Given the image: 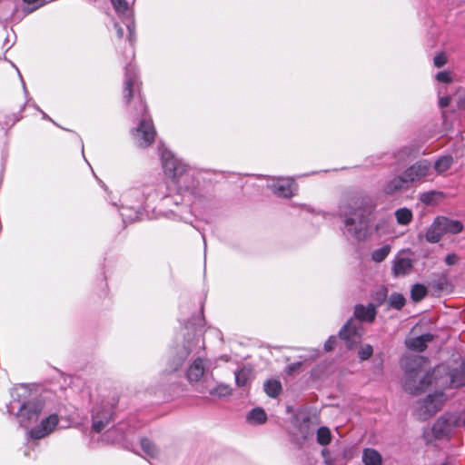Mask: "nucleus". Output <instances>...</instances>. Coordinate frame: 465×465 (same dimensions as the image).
<instances>
[{
  "label": "nucleus",
  "instance_id": "4468645a",
  "mask_svg": "<svg viewBox=\"0 0 465 465\" xmlns=\"http://www.w3.org/2000/svg\"><path fill=\"white\" fill-rule=\"evenodd\" d=\"M409 183V181L403 173L402 175L396 176L388 182L384 186V193L390 195L394 194L397 192L408 189Z\"/></svg>",
  "mask_w": 465,
  "mask_h": 465
},
{
  "label": "nucleus",
  "instance_id": "6ab92c4d",
  "mask_svg": "<svg viewBox=\"0 0 465 465\" xmlns=\"http://www.w3.org/2000/svg\"><path fill=\"white\" fill-rule=\"evenodd\" d=\"M444 233H459L463 230V224L457 220H451L446 217H439Z\"/></svg>",
  "mask_w": 465,
  "mask_h": 465
},
{
  "label": "nucleus",
  "instance_id": "5701e85b",
  "mask_svg": "<svg viewBox=\"0 0 465 465\" xmlns=\"http://www.w3.org/2000/svg\"><path fill=\"white\" fill-rule=\"evenodd\" d=\"M264 391L269 397L276 398L282 392V384L276 380H268L264 384Z\"/></svg>",
  "mask_w": 465,
  "mask_h": 465
},
{
  "label": "nucleus",
  "instance_id": "c85d7f7f",
  "mask_svg": "<svg viewBox=\"0 0 465 465\" xmlns=\"http://www.w3.org/2000/svg\"><path fill=\"white\" fill-rule=\"evenodd\" d=\"M406 300L401 293L394 292L389 297V304L391 307L401 310L405 305Z\"/></svg>",
  "mask_w": 465,
  "mask_h": 465
},
{
  "label": "nucleus",
  "instance_id": "ea45409f",
  "mask_svg": "<svg viewBox=\"0 0 465 465\" xmlns=\"http://www.w3.org/2000/svg\"><path fill=\"white\" fill-rule=\"evenodd\" d=\"M109 422V420L106 419L105 420H96V418L94 419V422H93V429L96 431V432H100L104 430V428L108 424Z\"/></svg>",
  "mask_w": 465,
  "mask_h": 465
},
{
  "label": "nucleus",
  "instance_id": "864d4df0",
  "mask_svg": "<svg viewBox=\"0 0 465 465\" xmlns=\"http://www.w3.org/2000/svg\"><path fill=\"white\" fill-rule=\"evenodd\" d=\"M19 76H20V79H21V82H22V85H23V89H24V92L25 94V95L27 94V89H26V85H25V80L23 79L21 74L19 73Z\"/></svg>",
  "mask_w": 465,
  "mask_h": 465
},
{
  "label": "nucleus",
  "instance_id": "f257e3e1",
  "mask_svg": "<svg viewBox=\"0 0 465 465\" xmlns=\"http://www.w3.org/2000/svg\"><path fill=\"white\" fill-rule=\"evenodd\" d=\"M404 375L402 378V389L411 395H419L429 387L437 388L436 368L430 370L428 361L421 356L406 358L402 361Z\"/></svg>",
  "mask_w": 465,
  "mask_h": 465
},
{
  "label": "nucleus",
  "instance_id": "c756f323",
  "mask_svg": "<svg viewBox=\"0 0 465 465\" xmlns=\"http://www.w3.org/2000/svg\"><path fill=\"white\" fill-rule=\"evenodd\" d=\"M390 252V245H384L372 252V260L376 262H381L389 255Z\"/></svg>",
  "mask_w": 465,
  "mask_h": 465
},
{
  "label": "nucleus",
  "instance_id": "a211bd4d",
  "mask_svg": "<svg viewBox=\"0 0 465 465\" xmlns=\"http://www.w3.org/2000/svg\"><path fill=\"white\" fill-rule=\"evenodd\" d=\"M205 371L203 361L200 358L196 359L190 366L187 377L190 381H198Z\"/></svg>",
  "mask_w": 465,
  "mask_h": 465
},
{
  "label": "nucleus",
  "instance_id": "7c9ffc66",
  "mask_svg": "<svg viewBox=\"0 0 465 465\" xmlns=\"http://www.w3.org/2000/svg\"><path fill=\"white\" fill-rule=\"evenodd\" d=\"M431 286L439 292L446 291L450 286L447 276L445 274L440 275L431 282Z\"/></svg>",
  "mask_w": 465,
  "mask_h": 465
},
{
  "label": "nucleus",
  "instance_id": "bb28decb",
  "mask_svg": "<svg viewBox=\"0 0 465 465\" xmlns=\"http://www.w3.org/2000/svg\"><path fill=\"white\" fill-rule=\"evenodd\" d=\"M331 440V430L327 427H321L317 430V441L321 445H328Z\"/></svg>",
  "mask_w": 465,
  "mask_h": 465
},
{
  "label": "nucleus",
  "instance_id": "4c0bfd02",
  "mask_svg": "<svg viewBox=\"0 0 465 465\" xmlns=\"http://www.w3.org/2000/svg\"><path fill=\"white\" fill-rule=\"evenodd\" d=\"M4 5H0V18L4 20H7L15 15V13L16 11V6H8V10L6 14H3L2 11L4 9Z\"/></svg>",
  "mask_w": 465,
  "mask_h": 465
},
{
  "label": "nucleus",
  "instance_id": "e433bc0d",
  "mask_svg": "<svg viewBox=\"0 0 465 465\" xmlns=\"http://www.w3.org/2000/svg\"><path fill=\"white\" fill-rule=\"evenodd\" d=\"M433 64L437 68H440L447 64V56L444 53H440L435 55Z\"/></svg>",
  "mask_w": 465,
  "mask_h": 465
},
{
  "label": "nucleus",
  "instance_id": "f704fd0d",
  "mask_svg": "<svg viewBox=\"0 0 465 465\" xmlns=\"http://www.w3.org/2000/svg\"><path fill=\"white\" fill-rule=\"evenodd\" d=\"M372 353H373V349H372L371 345L366 344V345L361 347V349L359 350L358 355L361 361H366L371 357Z\"/></svg>",
  "mask_w": 465,
  "mask_h": 465
},
{
  "label": "nucleus",
  "instance_id": "c9c22d12",
  "mask_svg": "<svg viewBox=\"0 0 465 465\" xmlns=\"http://www.w3.org/2000/svg\"><path fill=\"white\" fill-rule=\"evenodd\" d=\"M124 93V96L126 102L129 103L134 95L132 79H128L125 81Z\"/></svg>",
  "mask_w": 465,
  "mask_h": 465
},
{
  "label": "nucleus",
  "instance_id": "20e7f679",
  "mask_svg": "<svg viewBox=\"0 0 465 465\" xmlns=\"http://www.w3.org/2000/svg\"><path fill=\"white\" fill-rule=\"evenodd\" d=\"M445 400L442 392L429 394L426 398L417 402L415 416L420 420L431 418L442 408Z\"/></svg>",
  "mask_w": 465,
  "mask_h": 465
},
{
  "label": "nucleus",
  "instance_id": "f3484780",
  "mask_svg": "<svg viewBox=\"0 0 465 465\" xmlns=\"http://www.w3.org/2000/svg\"><path fill=\"white\" fill-rule=\"evenodd\" d=\"M412 266V261L410 258H396L392 267L393 273L396 276L405 275L411 271Z\"/></svg>",
  "mask_w": 465,
  "mask_h": 465
},
{
  "label": "nucleus",
  "instance_id": "72a5a7b5",
  "mask_svg": "<svg viewBox=\"0 0 465 465\" xmlns=\"http://www.w3.org/2000/svg\"><path fill=\"white\" fill-rule=\"evenodd\" d=\"M418 153V149L411 146L402 148L398 153V157L401 160H405L409 156H415Z\"/></svg>",
  "mask_w": 465,
  "mask_h": 465
},
{
  "label": "nucleus",
  "instance_id": "cd10ccee",
  "mask_svg": "<svg viewBox=\"0 0 465 465\" xmlns=\"http://www.w3.org/2000/svg\"><path fill=\"white\" fill-rule=\"evenodd\" d=\"M427 294V289L422 284H415L411 288V296L412 301L420 302L421 301Z\"/></svg>",
  "mask_w": 465,
  "mask_h": 465
},
{
  "label": "nucleus",
  "instance_id": "2f4dec72",
  "mask_svg": "<svg viewBox=\"0 0 465 465\" xmlns=\"http://www.w3.org/2000/svg\"><path fill=\"white\" fill-rule=\"evenodd\" d=\"M141 446L143 450L151 457H154L157 453L155 445L148 439H143L141 440Z\"/></svg>",
  "mask_w": 465,
  "mask_h": 465
},
{
  "label": "nucleus",
  "instance_id": "a878e982",
  "mask_svg": "<svg viewBox=\"0 0 465 465\" xmlns=\"http://www.w3.org/2000/svg\"><path fill=\"white\" fill-rule=\"evenodd\" d=\"M395 216L398 223L406 225L412 220V213L410 209L401 208L396 211Z\"/></svg>",
  "mask_w": 465,
  "mask_h": 465
},
{
  "label": "nucleus",
  "instance_id": "1a4fd4ad",
  "mask_svg": "<svg viewBox=\"0 0 465 465\" xmlns=\"http://www.w3.org/2000/svg\"><path fill=\"white\" fill-rule=\"evenodd\" d=\"M430 163L426 160L418 161L404 171L409 183L420 182L430 175Z\"/></svg>",
  "mask_w": 465,
  "mask_h": 465
},
{
  "label": "nucleus",
  "instance_id": "a18cd8bd",
  "mask_svg": "<svg viewBox=\"0 0 465 465\" xmlns=\"http://www.w3.org/2000/svg\"><path fill=\"white\" fill-rule=\"evenodd\" d=\"M450 102H451V98L450 96H443V97L440 98L439 105L441 108H445L450 105Z\"/></svg>",
  "mask_w": 465,
  "mask_h": 465
},
{
  "label": "nucleus",
  "instance_id": "ddd939ff",
  "mask_svg": "<svg viewBox=\"0 0 465 465\" xmlns=\"http://www.w3.org/2000/svg\"><path fill=\"white\" fill-rule=\"evenodd\" d=\"M354 317L361 322H372L376 317V306L372 303L367 306L357 304L354 308Z\"/></svg>",
  "mask_w": 465,
  "mask_h": 465
},
{
  "label": "nucleus",
  "instance_id": "b1692460",
  "mask_svg": "<svg viewBox=\"0 0 465 465\" xmlns=\"http://www.w3.org/2000/svg\"><path fill=\"white\" fill-rule=\"evenodd\" d=\"M248 420L258 424L264 423L267 420V415L262 408H255L247 416Z\"/></svg>",
  "mask_w": 465,
  "mask_h": 465
},
{
  "label": "nucleus",
  "instance_id": "a19ab883",
  "mask_svg": "<svg viewBox=\"0 0 465 465\" xmlns=\"http://www.w3.org/2000/svg\"><path fill=\"white\" fill-rule=\"evenodd\" d=\"M387 298V289L386 288H381V290H379L377 292H376V295H375V301L377 302L378 305L381 304Z\"/></svg>",
  "mask_w": 465,
  "mask_h": 465
},
{
  "label": "nucleus",
  "instance_id": "9b49d317",
  "mask_svg": "<svg viewBox=\"0 0 465 465\" xmlns=\"http://www.w3.org/2000/svg\"><path fill=\"white\" fill-rule=\"evenodd\" d=\"M59 418L56 414H52L43 420L41 423L31 430V439H43L52 433L58 425Z\"/></svg>",
  "mask_w": 465,
  "mask_h": 465
},
{
  "label": "nucleus",
  "instance_id": "09e8293b",
  "mask_svg": "<svg viewBox=\"0 0 465 465\" xmlns=\"http://www.w3.org/2000/svg\"><path fill=\"white\" fill-rule=\"evenodd\" d=\"M457 106L460 110L465 111V93L461 94L457 100Z\"/></svg>",
  "mask_w": 465,
  "mask_h": 465
},
{
  "label": "nucleus",
  "instance_id": "79ce46f5",
  "mask_svg": "<svg viewBox=\"0 0 465 465\" xmlns=\"http://www.w3.org/2000/svg\"><path fill=\"white\" fill-rule=\"evenodd\" d=\"M112 4L117 11L124 12L127 9V3L125 0H112Z\"/></svg>",
  "mask_w": 465,
  "mask_h": 465
},
{
  "label": "nucleus",
  "instance_id": "0eeeda50",
  "mask_svg": "<svg viewBox=\"0 0 465 465\" xmlns=\"http://www.w3.org/2000/svg\"><path fill=\"white\" fill-rule=\"evenodd\" d=\"M339 336L345 341L349 349H353L361 339V326L357 321L350 319L340 331Z\"/></svg>",
  "mask_w": 465,
  "mask_h": 465
},
{
  "label": "nucleus",
  "instance_id": "49530a36",
  "mask_svg": "<svg viewBox=\"0 0 465 465\" xmlns=\"http://www.w3.org/2000/svg\"><path fill=\"white\" fill-rule=\"evenodd\" d=\"M302 366V362H295L288 366L287 372L292 374L297 371Z\"/></svg>",
  "mask_w": 465,
  "mask_h": 465
},
{
  "label": "nucleus",
  "instance_id": "6e6552de",
  "mask_svg": "<svg viewBox=\"0 0 465 465\" xmlns=\"http://www.w3.org/2000/svg\"><path fill=\"white\" fill-rule=\"evenodd\" d=\"M163 169L167 174L171 175L174 180H178L187 173L189 166L168 153L163 154Z\"/></svg>",
  "mask_w": 465,
  "mask_h": 465
},
{
  "label": "nucleus",
  "instance_id": "de8ad7c7",
  "mask_svg": "<svg viewBox=\"0 0 465 465\" xmlns=\"http://www.w3.org/2000/svg\"><path fill=\"white\" fill-rule=\"evenodd\" d=\"M458 417V426L459 428H465V411L460 413H456Z\"/></svg>",
  "mask_w": 465,
  "mask_h": 465
},
{
  "label": "nucleus",
  "instance_id": "7ed1b4c3",
  "mask_svg": "<svg viewBox=\"0 0 465 465\" xmlns=\"http://www.w3.org/2000/svg\"><path fill=\"white\" fill-rule=\"evenodd\" d=\"M11 401L7 412L14 417L18 427L25 430V445L29 443V383L15 384L10 391Z\"/></svg>",
  "mask_w": 465,
  "mask_h": 465
},
{
  "label": "nucleus",
  "instance_id": "412c9836",
  "mask_svg": "<svg viewBox=\"0 0 465 465\" xmlns=\"http://www.w3.org/2000/svg\"><path fill=\"white\" fill-rule=\"evenodd\" d=\"M252 376V369L248 366L242 367L235 372V382L238 387L246 386Z\"/></svg>",
  "mask_w": 465,
  "mask_h": 465
},
{
  "label": "nucleus",
  "instance_id": "37998d69",
  "mask_svg": "<svg viewBox=\"0 0 465 465\" xmlns=\"http://www.w3.org/2000/svg\"><path fill=\"white\" fill-rule=\"evenodd\" d=\"M459 260L460 259H459L458 255H456L455 253H450L446 256L445 262L447 265L452 266V265L457 264Z\"/></svg>",
  "mask_w": 465,
  "mask_h": 465
},
{
  "label": "nucleus",
  "instance_id": "3c124183",
  "mask_svg": "<svg viewBox=\"0 0 465 465\" xmlns=\"http://www.w3.org/2000/svg\"><path fill=\"white\" fill-rule=\"evenodd\" d=\"M25 5L23 7V12L25 15L29 14V0H23Z\"/></svg>",
  "mask_w": 465,
  "mask_h": 465
},
{
  "label": "nucleus",
  "instance_id": "58836bf2",
  "mask_svg": "<svg viewBox=\"0 0 465 465\" xmlns=\"http://www.w3.org/2000/svg\"><path fill=\"white\" fill-rule=\"evenodd\" d=\"M436 79L439 82L449 84L452 81V78L450 76V73L448 71H441L439 72L436 75Z\"/></svg>",
  "mask_w": 465,
  "mask_h": 465
},
{
  "label": "nucleus",
  "instance_id": "603ef678",
  "mask_svg": "<svg viewBox=\"0 0 465 465\" xmlns=\"http://www.w3.org/2000/svg\"><path fill=\"white\" fill-rule=\"evenodd\" d=\"M421 200L424 202V203H430V201L431 200V197L429 193H424L422 194L421 196Z\"/></svg>",
  "mask_w": 465,
  "mask_h": 465
},
{
  "label": "nucleus",
  "instance_id": "c03bdc74",
  "mask_svg": "<svg viewBox=\"0 0 465 465\" xmlns=\"http://www.w3.org/2000/svg\"><path fill=\"white\" fill-rule=\"evenodd\" d=\"M336 344V338L335 337H330L327 341L324 343V349L327 351H331L334 349Z\"/></svg>",
  "mask_w": 465,
  "mask_h": 465
},
{
  "label": "nucleus",
  "instance_id": "393cba45",
  "mask_svg": "<svg viewBox=\"0 0 465 465\" xmlns=\"http://www.w3.org/2000/svg\"><path fill=\"white\" fill-rule=\"evenodd\" d=\"M453 163L451 156H443L435 162L434 168L437 173H442L450 169Z\"/></svg>",
  "mask_w": 465,
  "mask_h": 465
},
{
  "label": "nucleus",
  "instance_id": "dca6fc26",
  "mask_svg": "<svg viewBox=\"0 0 465 465\" xmlns=\"http://www.w3.org/2000/svg\"><path fill=\"white\" fill-rule=\"evenodd\" d=\"M445 233L443 232L441 223L438 217L437 219H435L433 223L428 228V230L425 233V238H426L427 242H431V243H436L441 239V237Z\"/></svg>",
  "mask_w": 465,
  "mask_h": 465
},
{
  "label": "nucleus",
  "instance_id": "5fc2aeb1",
  "mask_svg": "<svg viewBox=\"0 0 465 465\" xmlns=\"http://www.w3.org/2000/svg\"><path fill=\"white\" fill-rule=\"evenodd\" d=\"M24 454L25 456H27L29 454L27 448H25V450H24Z\"/></svg>",
  "mask_w": 465,
  "mask_h": 465
},
{
  "label": "nucleus",
  "instance_id": "8fccbe9b",
  "mask_svg": "<svg viewBox=\"0 0 465 465\" xmlns=\"http://www.w3.org/2000/svg\"><path fill=\"white\" fill-rule=\"evenodd\" d=\"M45 3V0H31V12Z\"/></svg>",
  "mask_w": 465,
  "mask_h": 465
},
{
  "label": "nucleus",
  "instance_id": "9d476101",
  "mask_svg": "<svg viewBox=\"0 0 465 465\" xmlns=\"http://www.w3.org/2000/svg\"><path fill=\"white\" fill-rule=\"evenodd\" d=\"M134 132L141 146L146 147L153 143L155 138V130L152 121H141Z\"/></svg>",
  "mask_w": 465,
  "mask_h": 465
},
{
  "label": "nucleus",
  "instance_id": "6e6d98bb",
  "mask_svg": "<svg viewBox=\"0 0 465 465\" xmlns=\"http://www.w3.org/2000/svg\"><path fill=\"white\" fill-rule=\"evenodd\" d=\"M8 2L1 1L0 4H7Z\"/></svg>",
  "mask_w": 465,
  "mask_h": 465
},
{
  "label": "nucleus",
  "instance_id": "f03ea898",
  "mask_svg": "<svg viewBox=\"0 0 465 465\" xmlns=\"http://www.w3.org/2000/svg\"><path fill=\"white\" fill-rule=\"evenodd\" d=\"M376 206V201L371 195L361 194L351 199L349 211L346 212L345 225L356 237L368 227Z\"/></svg>",
  "mask_w": 465,
  "mask_h": 465
},
{
  "label": "nucleus",
  "instance_id": "f8f14e48",
  "mask_svg": "<svg viewBox=\"0 0 465 465\" xmlns=\"http://www.w3.org/2000/svg\"><path fill=\"white\" fill-rule=\"evenodd\" d=\"M271 188L273 193L279 197L289 198L293 195L296 184L293 180L289 178H281L275 181Z\"/></svg>",
  "mask_w": 465,
  "mask_h": 465
},
{
  "label": "nucleus",
  "instance_id": "4be33fe9",
  "mask_svg": "<svg viewBox=\"0 0 465 465\" xmlns=\"http://www.w3.org/2000/svg\"><path fill=\"white\" fill-rule=\"evenodd\" d=\"M20 113L0 115V131L6 133V130L12 127L21 119Z\"/></svg>",
  "mask_w": 465,
  "mask_h": 465
},
{
  "label": "nucleus",
  "instance_id": "39448f33",
  "mask_svg": "<svg viewBox=\"0 0 465 465\" xmlns=\"http://www.w3.org/2000/svg\"><path fill=\"white\" fill-rule=\"evenodd\" d=\"M437 388H459L465 384V372L462 370L450 371L448 367L440 365L436 367Z\"/></svg>",
  "mask_w": 465,
  "mask_h": 465
},
{
  "label": "nucleus",
  "instance_id": "aec40b11",
  "mask_svg": "<svg viewBox=\"0 0 465 465\" xmlns=\"http://www.w3.org/2000/svg\"><path fill=\"white\" fill-rule=\"evenodd\" d=\"M362 461L365 465H381V455L374 449H364Z\"/></svg>",
  "mask_w": 465,
  "mask_h": 465
},
{
  "label": "nucleus",
  "instance_id": "473e14b6",
  "mask_svg": "<svg viewBox=\"0 0 465 465\" xmlns=\"http://www.w3.org/2000/svg\"><path fill=\"white\" fill-rule=\"evenodd\" d=\"M211 395H217L219 397H226L232 394V389L229 385L220 384L214 390L210 391Z\"/></svg>",
  "mask_w": 465,
  "mask_h": 465
},
{
  "label": "nucleus",
  "instance_id": "423d86ee",
  "mask_svg": "<svg viewBox=\"0 0 465 465\" xmlns=\"http://www.w3.org/2000/svg\"><path fill=\"white\" fill-rule=\"evenodd\" d=\"M456 413H446L440 417L432 427V431L437 439L449 437L452 431L459 428Z\"/></svg>",
  "mask_w": 465,
  "mask_h": 465
},
{
  "label": "nucleus",
  "instance_id": "2eb2a0df",
  "mask_svg": "<svg viewBox=\"0 0 465 465\" xmlns=\"http://www.w3.org/2000/svg\"><path fill=\"white\" fill-rule=\"evenodd\" d=\"M433 340V335L430 333H425L419 337L411 338L406 341L408 348L416 351H423L427 348V343Z\"/></svg>",
  "mask_w": 465,
  "mask_h": 465
}]
</instances>
